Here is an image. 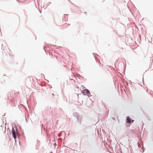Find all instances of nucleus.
Returning <instances> with one entry per match:
<instances>
[{"mask_svg":"<svg viewBox=\"0 0 153 153\" xmlns=\"http://www.w3.org/2000/svg\"><path fill=\"white\" fill-rule=\"evenodd\" d=\"M82 92V93L84 95H88L90 93L89 91L87 89L83 90Z\"/></svg>","mask_w":153,"mask_h":153,"instance_id":"obj_1","label":"nucleus"},{"mask_svg":"<svg viewBox=\"0 0 153 153\" xmlns=\"http://www.w3.org/2000/svg\"><path fill=\"white\" fill-rule=\"evenodd\" d=\"M12 135L14 139H16V134L15 131V130L13 128L12 129Z\"/></svg>","mask_w":153,"mask_h":153,"instance_id":"obj_2","label":"nucleus"},{"mask_svg":"<svg viewBox=\"0 0 153 153\" xmlns=\"http://www.w3.org/2000/svg\"><path fill=\"white\" fill-rule=\"evenodd\" d=\"M131 121V119L129 117H128L127 119L126 122L127 123H130Z\"/></svg>","mask_w":153,"mask_h":153,"instance_id":"obj_3","label":"nucleus"}]
</instances>
